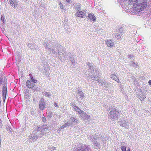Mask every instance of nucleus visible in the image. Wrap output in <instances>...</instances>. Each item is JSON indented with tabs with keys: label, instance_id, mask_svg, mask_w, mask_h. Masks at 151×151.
Listing matches in <instances>:
<instances>
[{
	"label": "nucleus",
	"instance_id": "50",
	"mask_svg": "<svg viewBox=\"0 0 151 151\" xmlns=\"http://www.w3.org/2000/svg\"><path fill=\"white\" fill-rule=\"evenodd\" d=\"M42 132H41L40 134H42Z\"/></svg>",
	"mask_w": 151,
	"mask_h": 151
},
{
	"label": "nucleus",
	"instance_id": "39",
	"mask_svg": "<svg viewBox=\"0 0 151 151\" xmlns=\"http://www.w3.org/2000/svg\"><path fill=\"white\" fill-rule=\"evenodd\" d=\"M42 129V126L39 127L37 128V130L38 131H40Z\"/></svg>",
	"mask_w": 151,
	"mask_h": 151
},
{
	"label": "nucleus",
	"instance_id": "9",
	"mask_svg": "<svg viewBox=\"0 0 151 151\" xmlns=\"http://www.w3.org/2000/svg\"><path fill=\"white\" fill-rule=\"evenodd\" d=\"M119 124L121 126L123 127H124L127 129L129 128V123L126 121L122 120L119 122Z\"/></svg>",
	"mask_w": 151,
	"mask_h": 151
},
{
	"label": "nucleus",
	"instance_id": "30",
	"mask_svg": "<svg viewBox=\"0 0 151 151\" xmlns=\"http://www.w3.org/2000/svg\"><path fill=\"white\" fill-rule=\"evenodd\" d=\"M29 92L28 90H26L25 92V98H27L29 95Z\"/></svg>",
	"mask_w": 151,
	"mask_h": 151
},
{
	"label": "nucleus",
	"instance_id": "38",
	"mask_svg": "<svg viewBox=\"0 0 151 151\" xmlns=\"http://www.w3.org/2000/svg\"><path fill=\"white\" fill-rule=\"evenodd\" d=\"M42 120L43 122H46V119L45 118L42 117Z\"/></svg>",
	"mask_w": 151,
	"mask_h": 151
},
{
	"label": "nucleus",
	"instance_id": "37",
	"mask_svg": "<svg viewBox=\"0 0 151 151\" xmlns=\"http://www.w3.org/2000/svg\"><path fill=\"white\" fill-rule=\"evenodd\" d=\"M3 80V77L2 76H1L0 78V84H2V83Z\"/></svg>",
	"mask_w": 151,
	"mask_h": 151
},
{
	"label": "nucleus",
	"instance_id": "23",
	"mask_svg": "<svg viewBox=\"0 0 151 151\" xmlns=\"http://www.w3.org/2000/svg\"><path fill=\"white\" fill-rule=\"evenodd\" d=\"M77 92L80 96V98L81 99H83L84 97V93L83 92L79 90H77Z\"/></svg>",
	"mask_w": 151,
	"mask_h": 151
},
{
	"label": "nucleus",
	"instance_id": "5",
	"mask_svg": "<svg viewBox=\"0 0 151 151\" xmlns=\"http://www.w3.org/2000/svg\"><path fill=\"white\" fill-rule=\"evenodd\" d=\"M90 148L87 145H79L78 146L74 147L73 151H86L89 150Z\"/></svg>",
	"mask_w": 151,
	"mask_h": 151
},
{
	"label": "nucleus",
	"instance_id": "46",
	"mask_svg": "<svg viewBox=\"0 0 151 151\" xmlns=\"http://www.w3.org/2000/svg\"><path fill=\"white\" fill-rule=\"evenodd\" d=\"M136 66H138V67L139 66V64H138L136 63Z\"/></svg>",
	"mask_w": 151,
	"mask_h": 151
},
{
	"label": "nucleus",
	"instance_id": "40",
	"mask_svg": "<svg viewBox=\"0 0 151 151\" xmlns=\"http://www.w3.org/2000/svg\"><path fill=\"white\" fill-rule=\"evenodd\" d=\"M58 53H59V58H62V57H61V55H62L61 54V53H60V52H58Z\"/></svg>",
	"mask_w": 151,
	"mask_h": 151
},
{
	"label": "nucleus",
	"instance_id": "25",
	"mask_svg": "<svg viewBox=\"0 0 151 151\" xmlns=\"http://www.w3.org/2000/svg\"><path fill=\"white\" fill-rule=\"evenodd\" d=\"M65 123L67 126L72 125L73 124V123L72 122V121L70 118V119H68L67 120V122Z\"/></svg>",
	"mask_w": 151,
	"mask_h": 151
},
{
	"label": "nucleus",
	"instance_id": "22",
	"mask_svg": "<svg viewBox=\"0 0 151 151\" xmlns=\"http://www.w3.org/2000/svg\"><path fill=\"white\" fill-rule=\"evenodd\" d=\"M141 94H137L136 95V97L139 98L141 101H144V99L146 98V96L145 95H143V98H142V96L140 95Z\"/></svg>",
	"mask_w": 151,
	"mask_h": 151
},
{
	"label": "nucleus",
	"instance_id": "3",
	"mask_svg": "<svg viewBox=\"0 0 151 151\" xmlns=\"http://www.w3.org/2000/svg\"><path fill=\"white\" fill-rule=\"evenodd\" d=\"M104 138L102 137H98L97 135H94L90 137V140L93 143V144L97 147H99L101 146L100 142L102 141L103 143H104Z\"/></svg>",
	"mask_w": 151,
	"mask_h": 151
},
{
	"label": "nucleus",
	"instance_id": "1",
	"mask_svg": "<svg viewBox=\"0 0 151 151\" xmlns=\"http://www.w3.org/2000/svg\"><path fill=\"white\" fill-rule=\"evenodd\" d=\"M121 1L123 2L122 5H124L123 7H125V6L131 5L134 3L132 8L129 9V12L133 14L135 12L142 11L147 6V2L145 0H122Z\"/></svg>",
	"mask_w": 151,
	"mask_h": 151
},
{
	"label": "nucleus",
	"instance_id": "48",
	"mask_svg": "<svg viewBox=\"0 0 151 151\" xmlns=\"http://www.w3.org/2000/svg\"><path fill=\"white\" fill-rule=\"evenodd\" d=\"M65 26H66L65 25L64 26V27L65 29Z\"/></svg>",
	"mask_w": 151,
	"mask_h": 151
},
{
	"label": "nucleus",
	"instance_id": "19",
	"mask_svg": "<svg viewBox=\"0 0 151 151\" xmlns=\"http://www.w3.org/2000/svg\"><path fill=\"white\" fill-rule=\"evenodd\" d=\"M88 17L91 20L94 22L96 20V18L94 15L91 14L88 15Z\"/></svg>",
	"mask_w": 151,
	"mask_h": 151
},
{
	"label": "nucleus",
	"instance_id": "28",
	"mask_svg": "<svg viewBox=\"0 0 151 151\" xmlns=\"http://www.w3.org/2000/svg\"><path fill=\"white\" fill-rule=\"evenodd\" d=\"M68 126L67 125H66L65 123L63 125L61 126L58 129V131H61L62 129H63L64 128Z\"/></svg>",
	"mask_w": 151,
	"mask_h": 151
},
{
	"label": "nucleus",
	"instance_id": "34",
	"mask_svg": "<svg viewBox=\"0 0 151 151\" xmlns=\"http://www.w3.org/2000/svg\"><path fill=\"white\" fill-rule=\"evenodd\" d=\"M52 113L51 112H49L47 113V116L49 118L51 117V116Z\"/></svg>",
	"mask_w": 151,
	"mask_h": 151
},
{
	"label": "nucleus",
	"instance_id": "2",
	"mask_svg": "<svg viewBox=\"0 0 151 151\" xmlns=\"http://www.w3.org/2000/svg\"><path fill=\"white\" fill-rule=\"evenodd\" d=\"M86 64L89 68V71L90 73L93 74V75H89L88 76V78L90 79L91 78L92 80H95H95L96 79V78L98 76V74L97 70H94L95 67V65L93 63L89 62L87 63Z\"/></svg>",
	"mask_w": 151,
	"mask_h": 151
},
{
	"label": "nucleus",
	"instance_id": "8",
	"mask_svg": "<svg viewBox=\"0 0 151 151\" xmlns=\"http://www.w3.org/2000/svg\"><path fill=\"white\" fill-rule=\"evenodd\" d=\"M7 86L4 85L2 88V97L3 100L4 102L5 101L7 93Z\"/></svg>",
	"mask_w": 151,
	"mask_h": 151
},
{
	"label": "nucleus",
	"instance_id": "43",
	"mask_svg": "<svg viewBox=\"0 0 151 151\" xmlns=\"http://www.w3.org/2000/svg\"><path fill=\"white\" fill-rule=\"evenodd\" d=\"M143 95H144V94L142 92L141 93V95H140L142 96V98H143Z\"/></svg>",
	"mask_w": 151,
	"mask_h": 151
},
{
	"label": "nucleus",
	"instance_id": "45",
	"mask_svg": "<svg viewBox=\"0 0 151 151\" xmlns=\"http://www.w3.org/2000/svg\"><path fill=\"white\" fill-rule=\"evenodd\" d=\"M67 2H69L70 1V0H65Z\"/></svg>",
	"mask_w": 151,
	"mask_h": 151
},
{
	"label": "nucleus",
	"instance_id": "44",
	"mask_svg": "<svg viewBox=\"0 0 151 151\" xmlns=\"http://www.w3.org/2000/svg\"><path fill=\"white\" fill-rule=\"evenodd\" d=\"M148 83H149L150 85L151 86V80L149 81Z\"/></svg>",
	"mask_w": 151,
	"mask_h": 151
},
{
	"label": "nucleus",
	"instance_id": "17",
	"mask_svg": "<svg viewBox=\"0 0 151 151\" xmlns=\"http://www.w3.org/2000/svg\"><path fill=\"white\" fill-rule=\"evenodd\" d=\"M68 56L69 57L70 60L72 64L75 65L76 63V60H74L73 58L72 55H71L69 53L68 54Z\"/></svg>",
	"mask_w": 151,
	"mask_h": 151
},
{
	"label": "nucleus",
	"instance_id": "41",
	"mask_svg": "<svg viewBox=\"0 0 151 151\" xmlns=\"http://www.w3.org/2000/svg\"><path fill=\"white\" fill-rule=\"evenodd\" d=\"M2 123L1 122V121L0 120V127H1L2 126Z\"/></svg>",
	"mask_w": 151,
	"mask_h": 151
},
{
	"label": "nucleus",
	"instance_id": "13",
	"mask_svg": "<svg viewBox=\"0 0 151 151\" xmlns=\"http://www.w3.org/2000/svg\"><path fill=\"white\" fill-rule=\"evenodd\" d=\"M106 42L107 46L109 47H113L114 45L112 40H108L106 41Z\"/></svg>",
	"mask_w": 151,
	"mask_h": 151
},
{
	"label": "nucleus",
	"instance_id": "33",
	"mask_svg": "<svg viewBox=\"0 0 151 151\" xmlns=\"http://www.w3.org/2000/svg\"><path fill=\"white\" fill-rule=\"evenodd\" d=\"M49 149L50 151H52L55 149V147L53 146H51L50 147Z\"/></svg>",
	"mask_w": 151,
	"mask_h": 151
},
{
	"label": "nucleus",
	"instance_id": "35",
	"mask_svg": "<svg viewBox=\"0 0 151 151\" xmlns=\"http://www.w3.org/2000/svg\"><path fill=\"white\" fill-rule=\"evenodd\" d=\"M131 65H132L134 67H135L136 68L138 67V66H136V63L134 62H132Z\"/></svg>",
	"mask_w": 151,
	"mask_h": 151
},
{
	"label": "nucleus",
	"instance_id": "15",
	"mask_svg": "<svg viewBox=\"0 0 151 151\" xmlns=\"http://www.w3.org/2000/svg\"><path fill=\"white\" fill-rule=\"evenodd\" d=\"M120 31V30L118 29L114 33V35L118 38H120L122 35V32Z\"/></svg>",
	"mask_w": 151,
	"mask_h": 151
},
{
	"label": "nucleus",
	"instance_id": "16",
	"mask_svg": "<svg viewBox=\"0 0 151 151\" xmlns=\"http://www.w3.org/2000/svg\"><path fill=\"white\" fill-rule=\"evenodd\" d=\"M85 15L84 12L81 11H78L76 14V16L78 17H83V16Z\"/></svg>",
	"mask_w": 151,
	"mask_h": 151
},
{
	"label": "nucleus",
	"instance_id": "29",
	"mask_svg": "<svg viewBox=\"0 0 151 151\" xmlns=\"http://www.w3.org/2000/svg\"><path fill=\"white\" fill-rule=\"evenodd\" d=\"M43 94L47 97H49L51 95V94L50 93L45 92H43Z\"/></svg>",
	"mask_w": 151,
	"mask_h": 151
},
{
	"label": "nucleus",
	"instance_id": "12",
	"mask_svg": "<svg viewBox=\"0 0 151 151\" xmlns=\"http://www.w3.org/2000/svg\"><path fill=\"white\" fill-rule=\"evenodd\" d=\"M72 106L74 110L78 112L79 114H81H81L83 112V111L80 109L78 106H76L75 104H73Z\"/></svg>",
	"mask_w": 151,
	"mask_h": 151
},
{
	"label": "nucleus",
	"instance_id": "6",
	"mask_svg": "<svg viewBox=\"0 0 151 151\" xmlns=\"http://www.w3.org/2000/svg\"><path fill=\"white\" fill-rule=\"evenodd\" d=\"M30 80L27 81L26 83L27 86L29 88L33 87L35 85V83L37 82V81L34 79L33 77H31Z\"/></svg>",
	"mask_w": 151,
	"mask_h": 151
},
{
	"label": "nucleus",
	"instance_id": "10",
	"mask_svg": "<svg viewBox=\"0 0 151 151\" xmlns=\"http://www.w3.org/2000/svg\"><path fill=\"white\" fill-rule=\"evenodd\" d=\"M27 45L30 49L33 50H37L38 49V46L35 44H32L29 43H27Z\"/></svg>",
	"mask_w": 151,
	"mask_h": 151
},
{
	"label": "nucleus",
	"instance_id": "14",
	"mask_svg": "<svg viewBox=\"0 0 151 151\" xmlns=\"http://www.w3.org/2000/svg\"><path fill=\"white\" fill-rule=\"evenodd\" d=\"M10 4L11 6L15 8L17 6L18 2L15 0H10Z\"/></svg>",
	"mask_w": 151,
	"mask_h": 151
},
{
	"label": "nucleus",
	"instance_id": "20",
	"mask_svg": "<svg viewBox=\"0 0 151 151\" xmlns=\"http://www.w3.org/2000/svg\"><path fill=\"white\" fill-rule=\"evenodd\" d=\"M111 78L114 80L115 81H116L118 82H119V79L117 78V76H116V75L115 74H112L111 75Z\"/></svg>",
	"mask_w": 151,
	"mask_h": 151
},
{
	"label": "nucleus",
	"instance_id": "32",
	"mask_svg": "<svg viewBox=\"0 0 151 151\" xmlns=\"http://www.w3.org/2000/svg\"><path fill=\"white\" fill-rule=\"evenodd\" d=\"M59 5L61 9H65V8L63 6V4L61 2H60Z\"/></svg>",
	"mask_w": 151,
	"mask_h": 151
},
{
	"label": "nucleus",
	"instance_id": "27",
	"mask_svg": "<svg viewBox=\"0 0 151 151\" xmlns=\"http://www.w3.org/2000/svg\"><path fill=\"white\" fill-rule=\"evenodd\" d=\"M41 126L42 127V130H44L45 131H47V129L50 128L49 127H48V126L45 124L44 125Z\"/></svg>",
	"mask_w": 151,
	"mask_h": 151
},
{
	"label": "nucleus",
	"instance_id": "4",
	"mask_svg": "<svg viewBox=\"0 0 151 151\" xmlns=\"http://www.w3.org/2000/svg\"><path fill=\"white\" fill-rule=\"evenodd\" d=\"M121 111H118L115 108L111 109L108 114L109 117L111 119H114L118 117V114L121 113Z\"/></svg>",
	"mask_w": 151,
	"mask_h": 151
},
{
	"label": "nucleus",
	"instance_id": "21",
	"mask_svg": "<svg viewBox=\"0 0 151 151\" xmlns=\"http://www.w3.org/2000/svg\"><path fill=\"white\" fill-rule=\"evenodd\" d=\"M70 119L73 124L75 123H79V121L78 120L76 116L71 117H70Z\"/></svg>",
	"mask_w": 151,
	"mask_h": 151
},
{
	"label": "nucleus",
	"instance_id": "11",
	"mask_svg": "<svg viewBox=\"0 0 151 151\" xmlns=\"http://www.w3.org/2000/svg\"><path fill=\"white\" fill-rule=\"evenodd\" d=\"M45 106L44 100L43 99H42L39 102V108L40 110H42L45 108Z\"/></svg>",
	"mask_w": 151,
	"mask_h": 151
},
{
	"label": "nucleus",
	"instance_id": "31",
	"mask_svg": "<svg viewBox=\"0 0 151 151\" xmlns=\"http://www.w3.org/2000/svg\"><path fill=\"white\" fill-rule=\"evenodd\" d=\"M121 149L122 151H127L126 150V147L124 146H122L121 147Z\"/></svg>",
	"mask_w": 151,
	"mask_h": 151
},
{
	"label": "nucleus",
	"instance_id": "7",
	"mask_svg": "<svg viewBox=\"0 0 151 151\" xmlns=\"http://www.w3.org/2000/svg\"><path fill=\"white\" fill-rule=\"evenodd\" d=\"M45 45V48L48 49V51L50 54L52 53L53 54L57 55V52L55 51L54 49L52 47V45L50 41L49 43H46Z\"/></svg>",
	"mask_w": 151,
	"mask_h": 151
},
{
	"label": "nucleus",
	"instance_id": "24",
	"mask_svg": "<svg viewBox=\"0 0 151 151\" xmlns=\"http://www.w3.org/2000/svg\"><path fill=\"white\" fill-rule=\"evenodd\" d=\"M42 137V135H38V136L37 135H33L32 136V135L31 136V137H32V140H33L34 141L36 140L38 138V137ZM31 138H30V139H31Z\"/></svg>",
	"mask_w": 151,
	"mask_h": 151
},
{
	"label": "nucleus",
	"instance_id": "42",
	"mask_svg": "<svg viewBox=\"0 0 151 151\" xmlns=\"http://www.w3.org/2000/svg\"><path fill=\"white\" fill-rule=\"evenodd\" d=\"M54 106L55 107H57L58 106L57 104L56 103H55Z\"/></svg>",
	"mask_w": 151,
	"mask_h": 151
},
{
	"label": "nucleus",
	"instance_id": "49",
	"mask_svg": "<svg viewBox=\"0 0 151 151\" xmlns=\"http://www.w3.org/2000/svg\"><path fill=\"white\" fill-rule=\"evenodd\" d=\"M63 56H65V54H63Z\"/></svg>",
	"mask_w": 151,
	"mask_h": 151
},
{
	"label": "nucleus",
	"instance_id": "47",
	"mask_svg": "<svg viewBox=\"0 0 151 151\" xmlns=\"http://www.w3.org/2000/svg\"><path fill=\"white\" fill-rule=\"evenodd\" d=\"M127 151H130V150L129 148L127 150Z\"/></svg>",
	"mask_w": 151,
	"mask_h": 151
},
{
	"label": "nucleus",
	"instance_id": "36",
	"mask_svg": "<svg viewBox=\"0 0 151 151\" xmlns=\"http://www.w3.org/2000/svg\"><path fill=\"white\" fill-rule=\"evenodd\" d=\"M1 20L2 21V22H3L4 23V22L5 18H4V17L2 15H1Z\"/></svg>",
	"mask_w": 151,
	"mask_h": 151
},
{
	"label": "nucleus",
	"instance_id": "26",
	"mask_svg": "<svg viewBox=\"0 0 151 151\" xmlns=\"http://www.w3.org/2000/svg\"><path fill=\"white\" fill-rule=\"evenodd\" d=\"M96 80L98 81V82L101 83V85H105V81H104L103 80L101 79H98H98H96Z\"/></svg>",
	"mask_w": 151,
	"mask_h": 151
},
{
	"label": "nucleus",
	"instance_id": "18",
	"mask_svg": "<svg viewBox=\"0 0 151 151\" xmlns=\"http://www.w3.org/2000/svg\"><path fill=\"white\" fill-rule=\"evenodd\" d=\"M81 115H82L81 116L82 118H83L84 117V119H90V116L89 115H87L86 113L84 111Z\"/></svg>",
	"mask_w": 151,
	"mask_h": 151
}]
</instances>
